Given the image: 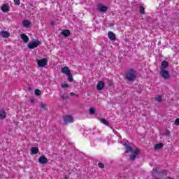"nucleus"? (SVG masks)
<instances>
[{"label":"nucleus","instance_id":"f257e3e1","mask_svg":"<svg viewBox=\"0 0 179 179\" xmlns=\"http://www.w3.org/2000/svg\"><path fill=\"white\" fill-rule=\"evenodd\" d=\"M126 79L128 82H134L136 78V72L133 69H131L129 72L126 74Z\"/></svg>","mask_w":179,"mask_h":179},{"label":"nucleus","instance_id":"a211bd4d","mask_svg":"<svg viewBox=\"0 0 179 179\" xmlns=\"http://www.w3.org/2000/svg\"><path fill=\"white\" fill-rule=\"evenodd\" d=\"M1 10L4 13L9 12V7L6 4H3L1 6Z\"/></svg>","mask_w":179,"mask_h":179},{"label":"nucleus","instance_id":"1a4fd4ad","mask_svg":"<svg viewBox=\"0 0 179 179\" xmlns=\"http://www.w3.org/2000/svg\"><path fill=\"white\" fill-rule=\"evenodd\" d=\"M124 146L126 149L125 153H133L134 152H135L134 151V149L131 146H129L128 144L124 143Z\"/></svg>","mask_w":179,"mask_h":179},{"label":"nucleus","instance_id":"4c0bfd02","mask_svg":"<svg viewBox=\"0 0 179 179\" xmlns=\"http://www.w3.org/2000/svg\"><path fill=\"white\" fill-rule=\"evenodd\" d=\"M31 103H34V99H31Z\"/></svg>","mask_w":179,"mask_h":179},{"label":"nucleus","instance_id":"6ab92c4d","mask_svg":"<svg viewBox=\"0 0 179 179\" xmlns=\"http://www.w3.org/2000/svg\"><path fill=\"white\" fill-rule=\"evenodd\" d=\"M22 24H23L24 27H30V21H29L27 20H24L22 21Z\"/></svg>","mask_w":179,"mask_h":179},{"label":"nucleus","instance_id":"58836bf2","mask_svg":"<svg viewBox=\"0 0 179 179\" xmlns=\"http://www.w3.org/2000/svg\"><path fill=\"white\" fill-rule=\"evenodd\" d=\"M158 44H160V41L158 42Z\"/></svg>","mask_w":179,"mask_h":179},{"label":"nucleus","instance_id":"412c9836","mask_svg":"<svg viewBox=\"0 0 179 179\" xmlns=\"http://www.w3.org/2000/svg\"><path fill=\"white\" fill-rule=\"evenodd\" d=\"M163 146H164V144H163L162 143H157L155 146V150H159V149H162V148H163Z\"/></svg>","mask_w":179,"mask_h":179},{"label":"nucleus","instance_id":"dca6fc26","mask_svg":"<svg viewBox=\"0 0 179 179\" xmlns=\"http://www.w3.org/2000/svg\"><path fill=\"white\" fill-rule=\"evenodd\" d=\"M21 38L24 43H29V36H27L26 34H21Z\"/></svg>","mask_w":179,"mask_h":179},{"label":"nucleus","instance_id":"2f4dec72","mask_svg":"<svg viewBox=\"0 0 179 179\" xmlns=\"http://www.w3.org/2000/svg\"><path fill=\"white\" fill-rule=\"evenodd\" d=\"M165 136H169L170 135V131L166 130L164 132Z\"/></svg>","mask_w":179,"mask_h":179},{"label":"nucleus","instance_id":"c85d7f7f","mask_svg":"<svg viewBox=\"0 0 179 179\" xmlns=\"http://www.w3.org/2000/svg\"><path fill=\"white\" fill-rule=\"evenodd\" d=\"M35 94L36 96H41V91L38 89L35 90Z\"/></svg>","mask_w":179,"mask_h":179},{"label":"nucleus","instance_id":"473e14b6","mask_svg":"<svg viewBox=\"0 0 179 179\" xmlns=\"http://www.w3.org/2000/svg\"><path fill=\"white\" fill-rule=\"evenodd\" d=\"M98 166L100 169H104V164L103 163H99Z\"/></svg>","mask_w":179,"mask_h":179},{"label":"nucleus","instance_id":"bb28decb","mask_svg":"<svg viewBox=\"0 0 179 179\" xmlns=\"http://www.w3.org/2000/svg\"><path fill=\"white\" fill-rule=\"evenodd\" d=\"M140 13H141V15H143L145 13V8L143 7V6H140Z\"/></svg>","mask_w":179,"mask_h":179},{"label":"nucleus","instance_id":"72a5a7b5","mask_svg":"<svg viewBox=\"0 0 179 179\" xmlns=\"http://www.w3.org/2000/svg\"><path fill=\"white\" fill-rule=\"evenodd\" d=\"M175 124L178 127V125H179V118H177V119L175 120Z\"/></svg>","mask_w":179,"mask_h":179},{"label":"nucleus","instance_id":"c9c22d12","mask_svg":"<svg viewBox=\"0 0 179 179\" xmlns=\"http://www.w3.org/2000/svg\"><path fill=\"white\" fill-rule=\"evenodd\" d=\"M165 179H174V178L171 177H166Z\"/></svg>","mask_w":179,"mask_h":179},{"label":"nucleus","instance_id":"6e6552de","mask_svg":"<svg viewBox=\"0 0 179 179\" xmlns=\"http://www.w3.org/2000/svg\"><path fill=\"white\" fill-rule=\"evenodd\" d=\"M106 86V83L104 81H99L96 85V90H103Z\"/></svg>","mask_w":179,"mask_h":179},{"label":"nucleus","instance_id":"f704fd0d","mask_svg":"<svg viewBox=\"0 0 179 179\" xmlns=\"http://www.w3.org/2000/svg\"><path fill=\"white\" fill-rule=\"evenodd\" d=\"M50 24H51V26H54V24H55V21H52L50 22Z\"/></svg>","mask_w":179,"mask_h":179},{"label":"nucleus","instance_id":"393cba45","mask_svg":"<svg viewBox=\"0 0 179 179\" xmlns=\"http://www.w3.org/2000/svg\"><path fill=\"white\" fill-rule=\"evenodd\" d=\"M61 87H62V89H68V87H69V85L66 83H62Z\"/></svg>","mask_w":179,"mask_h":179},{"label":"nucleus","instance_id":"b1692460","mask_svg":"<svg viewBox=\"0 0 179 179\" xmlns=\"http://www.w3.org/2000/svg\"><path fill=\"white\" fill-rule=\"evenodd\" d=\"M101 122L104 125H108L110 124L106 119H101Z\"/></svg>","mask_w":179,"mask_h":179},{"label":"nucleus","instance_id":"9d476101","mask_svg":"<svg viewBox=\"0 0 179 179\" xmlns=\"http://www.w3.org/2000/svg\"><path fill=\"white\" fill-rule=\"evenodd\" d=\"M139 155V150L136 149L134 152H133V155L130 156V160L134 162L136 159V156Z\"/></svg>","mask_w":179,"mask_h":179},{"label":"nucleus","instance_id":"4be33fe9","mask_svg":"<svg viewBox=\"0 0 179 179\" xmlns=\"http://www.w3.org/2000/svg\"><path fill=\"white\" fill-rule=\"evenodd\" d=\"M155 101H158V103H162V101H163V96L162 95H158L155 98Z\"/></svg>","mask_w":179,"mask_h":179},{"label":"nucleus","instance_id":"e433bc0d","mask_svg":"<svg viewBox=\"0 0 179 179\" xmlns=\"http://www.w3.org/2000/svg\"><path fill=\"white\" fill-rule=\"evenodd\" d=\"M70 95H71V96H75V93L71 92V93H70Z\"/></svg>","mask_w":179,"mask_h":179},{"label":"nucleus","instance_id":"cd10ccee","mask_svg":"<svg viewBox=\"0 0 179 179\" xmlns=\"http://www.w3.org/2000/svg\"><path fill=\"white\" fill-rule=\"evenodd\" d=\"M96 113V109L94 108H90V114L93 115Z\"/></svg>","mask_w":179,"mask_h":179},{"label":"nucleus","instance_id":"f03ea898","mask_svg":"<svg viewBox=\"0 0 179 179\" xmlns=\"http://www.w3.org/2000/svg\"><path fill=\"white\" fill-rule=\"evenodd\" d=\"M159 75L165 80L170 79V73L166 69H161Z\"/></svg>","mask_w":179,"mask_h":179},{"label":"nucleus","instance_id":"f3484780","mask_svg":"<svg viewBox=\"0 0 179 179\" xmlns=\"http://www.w3.org/2000/svg\"><path fill=\"white\" fill-rule=\"evenodd\" d=\"M37 153H38V148L33 147L31 149V155H37Z\"/></svg>","mask_w":179,"mask_h":179},{"label":"nucleus","instance_id":"7c9ffc66","mask_svg":"<svg viewBox=\"0 0 179 179\" xmlns=\"http://www.w3.org/2000/svg\"><path fill=\"white\" fill-rule=\"evenodd\" d=\"M15 5H20V0H14Z\"/></svg>","mask_w":179,"mask_h":179},{"label":"nucleus","instance_id":"aec40b11","mask_svg":"<svg viewBox=\"0 0 179 179\" xmlns=\"http://www.w3.org/2000/svg\"><path fill=\"white\" fill-rule=\"evenodd\" d=\"M6 118V113L4 110H0V119L5 120Z\"/></svg>","mask_w":179,"mask_h":179},{"label":"nucleus","instance_id":"20e7f679","mask_svg":"<svg viewBox=\"0 0 179 179\" xmlns=\"http://www.w3.org/2000/svg\"><path fill=\"white\" fill-rule=\"evenodd\" d=\"M36 62L40 68H44V66H46L47 64H48V59L43 58L41 59H37Z\"/></svg>","mask_w":179,"mask_h":179},{"label":"nucleus","instance_id":"423d86ee","mask_svg":"<svg viewBox=\"0 0 179 179\" xmlns=\"http://www.w3.org/2000/svg\"><path fill=\"white\" fill-rule=\"evenodd\" d=\"M63 118H64L65 125H68V124H71V122H73V117L71 115L64 116Z\"/></svg>","mask_w":179,"mask_h":179},{"label":"nucleus","instance_id":"a878e982","mask_svg":"<svg viewBox=\"0 0 179 179\" xmlns=\"http://www.w3.org/2000/svg\"><path fill=\"white\" fill-rule=\"evenodd\" d=\"M40 108H41L42 110H46L47 108V105L41 103V105L39 106Z\"/></svg>","mask_w":179,"mask_h":179},{"label":"nucleus","instance_id":"0eeeda50","mask_svg":"<svg viewBox=\"0 0 179 179\" xmlns=\"http://www.w3.org/2000/svg\"><path fill=\"white\" fill-rule=\"evenodd\" d=\"M38 162L40 164H47L48 163V159L42 155L38 158Z\"/></svg>","mask_w":179,"mask_h":179},{"label":"nucleus","instance_id":"9b49d317","mask_svg":"<svg viewBox=\"0 0 179 179\" xmlns=\"http://www.w3.org/2000/svg\"><path fill=\"white\" fill-rule=\"evenodd\" d=\"M0 35L1 37H3V38H8V37H10V34L6 31H1L0 32Z\"/></svg>","mask_w":179,"mask_h":179},{"label":"nucleus","instance_id":"2eb2a0df","mask_svg":"<svg viewBox=\"0 0 179 179\" xmlns=\"http://www.w3.org/2000/svg\"><path fill=\"white\" fill-rule=\"evenodd\" d=\"M169 64L168 63V62L166 60H164L161 64V69H166L169 68Z\"/></svg>","mask_w":179,"mask_h":179},{"label":"nucleus","instance_id":"f8f14e48","mask_svg":"<svg viewBox=\"0 0 179 179\" xmlns=\"http://www.w3.org/2000/svg\"><path fill=\"white\" fill-rule=\"evenodd\" d=\"M62 73H64V75H69L71 73V70H69V67L64 66L62 68Z\"/></svg>","mask_w":179,"mask_h":179},{"label":"nucleus","instance_id":"ddd939ff","mask_svg":"<svg viewBox=\"0 0 179 179\" xmlns=\"http://www.w3.org/2000/svg\"><path fill=\"white\" fill-rule=\"evenodd\" d=\"M108 38L111 40V41H114L116 40L115 34H114V32L113 31H109L108 33Z\"/></svg>","mask_w":179,"mask_h":179},{"label":"nucleus","instance_id":"c756f323","mask_svg":"<svg viewBox=\"0 0 179 179\" xmlns=\"http://www.w3.org/2000/svg\"><path fill=\"white\" fill-rule=\"evenodd\" d=\"M62 99L63 100H68V99H69V97L66 96V94H63L62 95Z\"/></svg>","mask_w":179,"mask_h":179},{"label":"nucleus","instance_id":"39448f33","mask_svg":"<svg viewBox=\"0 0 179 179\" xmlns=\"http://www.w3.org/2000/svg\"><path fill=\"white\" fill-rule=\"evenodd\" d=\"M97 10L99 11L101 13H106L107 10H108V7L103 5V4H98Z\"/></svg>","mask_w":179,"mask_h":179},{"label":"nucleus","instance_id":"5701e85b","mask_svg":"<svg viewBox=\"0 0 179 179\" xmlns=\"http://www.w3.org/2000/svg\"><path fill=\"white\" fill-rule=\"evenodd\" d=\"M66 76H68L69 82H73V76H72L71 73H70L69 74H67Z\"/></svg>","mask_w":179,"mask_h":179},{"label":"nucleus","instance_id":"7ed1b4c3","mask_svg":"<svg viewBox=\"0 0 179 179\" xmlns=\"http://www.w3.org/2000/svg\"><path fill=\"white\" fill-rule=\"evenodd\" d=\"M38 45H41V41L37 40L29 43L28 44V48H29V50H34V48H36Z\"/></svg>","mask_w":179,"mask_h":179},{"label":"nucleus","instance_id":"4468645a","mask_svg":"<svg viewBox=\"0 0 179 179\" xmlns=\"http://www.w3.org/2000/svg\"><path fill=\"white\" fill-rule=\"evenodd\" d=\"M61 34L64 37H69L71 36V31L68 29H64L61 32Z\"/></svg>","mask_w":179,"mask_h":179}]
</instances>
